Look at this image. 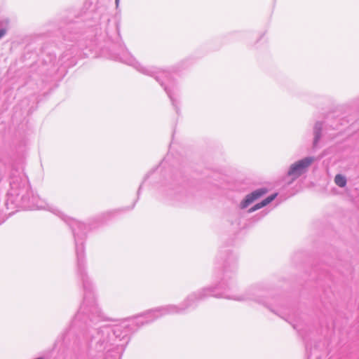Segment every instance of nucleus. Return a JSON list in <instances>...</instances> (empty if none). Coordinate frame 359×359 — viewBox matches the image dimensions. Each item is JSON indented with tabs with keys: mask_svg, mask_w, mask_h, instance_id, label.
Instances as JSON below:
<instances>
[{
	"mask_svg": "<svg viewBox=\"0 0 359 359\" xmlns=\"http://www.w3.org/2000/svg\"><path fill=\"white\" fill-rule=\"evenodd\" d=\"M266 193L267 189L264 188L253 191L246 196L245 199L243 202L242 208H246L249 204L252 203L254 201L262 196Z\"/></svg>",
	"mask_w": 359,
	"mask_h": 359,
	"instance_id": "2",
	"label": "nucleus"
},
{
	"mask_svg": "<svg viewBox=\"0 0 359 359\" xmlns=\"http://www.w3.org/2000/svg\"><path fill=\"white\" fill-rule=\"evenodd\" d=\"M6 33V30L5 29H0V39L4 36Z\"/></svg>",
	"mask_w": 359,
	"mask_h": 359,
	"instance_id": "5",
	"label": "nucleus"
},
{
	"mask_svg": "<svg viewBox=\"0 0 359 359\" xmlns=\"http://www.w3.org/2000/svg\"><path fill=\"white\" fill-rule=\"evenodd\" d=\"M276 196H277V194H274L273 195L268 196L266 198L263 200L261 203L256 204L253 208H252L250 209V211H254V210H258V209L262 208L264 206L268 205L269 203H270L272 201H273L275 199Z\"/></svg>",
	"mask_w": 359,
	"mask_h": 359,
	"instance_id": "3",
	"label": "nucleus"
},
{
	"mask_svg": "<svg viewBox=\"0 0 359 359\" xmlns=\"http://www.w3.org/2000/svg\"><path fill=\"white\" fill-rule=\"evenodd\" d=\"M334 182L340 187H344L346 184V178L341 175H337L334 177Z\"/></svg>",
	"mask_w": 359,
	"mask_h": 359,
	"instance_id": "4",
	"label": "nucleus"
},
{
	"mask_svg": "<svg viewBox=\"0 0 359 359\" xmlns=\"http://www.w3.org/2000/svg\"><path fill=\"white\" fill-rule=\"evenodd\" d=\"M116 3L118 2V0H116Z\"/></svg>",
	"mask_w": 359,
	"mask_h": 359,
	"instance_id": "6",
	"label": "nucleus"
},
{
	"mask_svg": "<svg viewBox=\"0 0 359 359\" xmlns=\"http://www.w3.org/2000/svg\"><path fill=\"white\" fill-rule=\"evenodd\" d=\"M313 161V158L307 157L296 162L290 166L288 175L292 177L293 179L298 177L306 171Z\"/></svg>",
	"mask_w": 359,
	"mask_h": 359,
	"instance_id": "1",
	"label": "nucleus"
}]
</instances>
